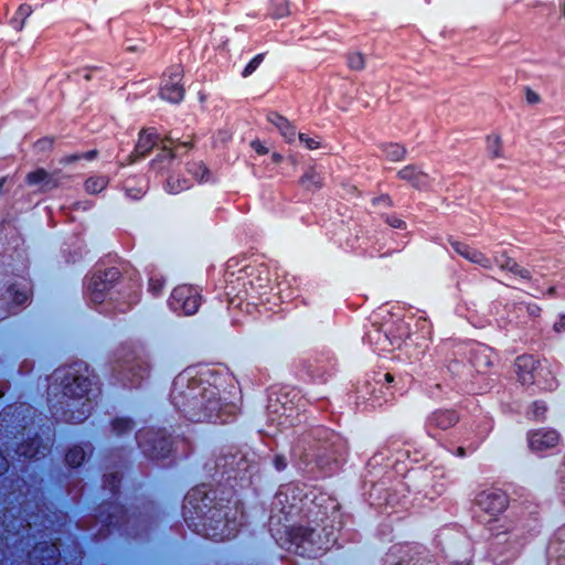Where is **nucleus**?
Instances as JSON below:
<instances>
[{
  "mask_svg": "<svg viewBox=\"0 0 565 565\" xmlns=\"http://www.w3.org/2000/svg\"><path fill=\"white\" fill-rule=\"evenodd\" d=\"M270 15L276 19L287 17L289 11L288 0H271L270 3Z\"/></svg>",
  "mask_w": 565,
  "mask_h": 565,
  "instance_id": "nucleus-19",
  "label": "nucleus"
},
{
  "mask_svg": "<svg viewBox=\"0 0 565 565\" xmlns=\"http://www.w3.org/2000/svg\"><path fill=\"white\" fill-rule=\"evenodd\" d=\"M35 444L38 445V444H39V441H38V440H33L31 445L25 446V447H24V446H23V447H21V448L19 449V454H20L21 456L30 457V458H32V457H38V456H39V454H40V451H39V449H38V448H35V447H34V445H35Z\"/></svg>",
  "mask_w": 565,
  "mask_h": 565,
  "instance_id": "nucleus-28",
  "label": "nucleus"
},
{
  "mask_svg": "<svg viewBox=\"0 0 565 565\" xmlns=\"http://www.w3.org/2000/svg\"><path fill=\"white\" fill-rule=\"evenodd\" d=\"M518 380L522 385H544L551 387L548 376L551 372L545 362L535 360L533 356L523 355L518 358L516 363Z\"/></svg>",
  "mask_w": 565,
  "mask_h": 565,
  "instance_id": "nucleus-1",
  "label": "nucleus"
},
{
  "mask_svg": "<svg viewBox=\"0 0 565 565\" xmlns=\"http://www.w3.org/2000/svg\"><path fill=\"white\" fill-rule=\"evenodd\" d=\"M20 10H21L23 13H25V14H28V12H29V8L20 7Z\"/></svg>",
  "mask_w": 565,
  "mask_h": 565,
  "instance_id": "nucleus-42",
  "label": "nucleus"
},
{
  "mask_svg": "<svg viewBox=\"0 0 565 565\" xmlns=\"http://www.w3.org/2000/svg\"><path fill=\"white\" fill-rule=\"evenodd\" d=\"M297 140H299V142L309 150H315L320 147V141L317 138L310 137L302 132L298 134Z\"/></svg>",
  "mask_w": 565,
  "mask_h": 565,
  "instance_id": "nucleus-25",
  "label": "nucleus"
},
{
  "mask_svg": "<svg viewBox=\"0 0 565 565\" xmlns=\"http://www.w3.org/2000/svg\"><path fill=\"white\" fill-rule=\"evenodd\" d=\"M554 330L556 332H562L565 330V316H561L558 320L554 323Z\"/></svg>",
  "mask_w": 565,
  "mask_h": 565,
  "instance_id": "nucleus-33",
  "label": "nucleus"
},
{
  "mask_svg": "<svg viewBox=\"0 0 565 565\" xmlns=\"http://www.w3.org/2000/svg\"><path fill=\"white\" fill-rule=\"evenodd\" d=\"M561 435L553 428H540L529 433V447L534 452H544L556 448L561 444Z\"/></svg>",
  "mask_w": 565,
  "mask_h": 565,
  "instance_id": "nucleus-3",
  "label": "nucleus"
},
{
  "mask_svg": "<svg viewBox=\"0 0 565 565\" xmlns=\"http://www.w3.org/2000/svg\"><path fill=\"white\" fill-rule=\"evenodd\" d=\"M495 263L501 269L509 270V271L520 275L521 277H524V278L527 277V274H529L527 270L521 268L513 259H511L504 255L497 257Z\"/></svg>",
  "mask_w": 565,
  "mask_h": 565,
  "instance_id": "nucleus-16",
  "label": "nucleus"
},
{
  "mask_svg": "<svg viewBox=\"0 0 565 565\" xmlns=\"http://www.w3.org/2000/svg\"><path fill=\"white\" fill-rule=\"evenodd\" d=\"M263 61V55L262 54H258L256 55L247 65L246 67L244 68L243 71V76L244 77H247L249 75H252L256 68L260 65Z\"/></svg>",
  "mask_w": 565,
  "mask_h": 565,
  "instance_id": "nucleus-27",
  "label": "nucleus"
},
{
  "mask_svg": "<svg viewBox=\"0 0 565 565\" xmlns=\"http://www.w3.org/2000/svg\"><path fill=\"white\" fill-rule=\"evenodd\" d=\"M168 186H169V191H170V192H178V191H180V190H182V189L186 188L188 185L177 186V188H175V186L173 185V179H170V180H169V182H168Z\"/></svg>",
  "mask_w": 565,
  "mask_h": 565,
  "instance_id": "nucleus-37",
  "label": "nucleus"
},
{
  "mask_svg": "<svg viewBox=\"0 0 565 565\" xmlns=\"http://www.w3.org/2000/svg\"><path fill=\"white\" fill-rule=\"evenodd\" d=\"M452 247L459 255H461L469 262L475 263L487 269H490L492 267L491 258L484 255L482 252L459 242L452 243Z\"/></svg>",
  "mask_w": 565,
  "mask_h": 565,
  "instance_id": "nucleus-7",
  "label": "nucleus"
},
{
  "mask_svg": "<svg viewBox=\"0 0 565 565\" xmlns=\"http://www.w3.org/2000/svg\"><path fill=\"white\" fill-rule=\"evenodd\" d=\"M487 149L492 158L502 156V140L498 135H491L487 138Z\"/></svg>",
  "mask_w": 565,
  "mask_h": 565,
  "instance_id": "nucleus-20",
  "label": "nucleus"
},
{
  "mask_svg": "<svg viewBox=\"0 0 565 565\" xmlns=\"http://www.w3.org/2000/svg\"><path fill=\"white\" fill-rule=\"evenodd\" d=\"M385 153L390 160L398 161L404 158L405 149L397 143H392L385 148Z\"/></svg>",
  "mask_w": 565,
  "mask_h": 565,
  "instance_id": "nucleus-23",
  "label": "nucleus"
},
{
  "mask_svg": "<svg viewBox=\"0 0 565 565\" xmlns=\"http://www.w3.org/2000/svg\"><path fill=\"white\" fill-rule=\"evenodd\" d=\"M236 523L232 521L215 520V525L211 526L212 533H207L215 540H224L233 536L236 532Z\"/></svg>",
  "mask_w": 565,
  "mask_h": 565,
  "instance_id": "nucleus-11",
  "label": "nucleus"
},
{
  "mask_svg": "<svg viewBox=\"0 0 565 565\" xmlns=\"http://www.w3.org/2000/svg\"><path fill=\"white\" fill-rule=\"evenodd\" d=\"M28 299V294L25 291H17L13 300L17 303H23Z\"/></svg>",
  "mask_w": 565,
  "mask_h": 565,
  "instance_id": "nucleus-34",
  "label": "nucleus"
},
{
  "mask_svg": "<svg viewBox=\"0 0 565 565\" xmlns=\"http://www.w3.org/2000/svg\"><path fill=\"white\" fill-rule=\"evenodd\" d=\"M562 12H563V15L565 17V1L562 4Z\"/></svg>",
  "mask_w": 565,
  "mask_h": 565,
  "instance_id": "nucleus-43",
  "label": "nucleus"
},
{
  "mask_svg": "<svg viewBox=\"0 0 565 565\" xmlns=\"http://www.w3.org/2000/svg\"><path fill=\"white\" fill-rule=\"evenodd\" d=\"M84 451L79 447H74L68 450L66 454V461L70 466L76 467L79 466L81 462L84 460Z\"/></svg>",
  "mask_w": 565,
  "mask_h": 565,
  "instance_id": "nucleus-22",
  "label": "nucleus"
},
{
  "mask_svg": "<svg viewBox=\"0 0 565 565\" xmlns=\"http://www.w3.org/2000/svg\"><path fill=\"white\" fill-rule=\"evenodd\" d=\"M250 147L259 154L268 153V149L258 140L252 141Z\"/></svg>",
  "mask_w": 565,
  "mask_h": 565,
  "instance_id": "nucleus-32",
  "label": "nucleus"
},
{
  "mask_svg": "<svg viewBox=\"0 0 565 565\" xmlns=\"http://www.w3.org/2000/svg\"><path fill=\"white\" fill-rule=\"evenodd\" d=\"M172 308L190 316L196 312L200 300L195 289L189 286L177 287L172 292Z\"/></svg>",
  "mask_w": 565,
  "mask_h": 565,
  "instance_id": "nucleus-4",
  "label": "nucleus"
},
{
  "mask_svg": "<svg viewBox=\"0 0 565 565\" xmlns=\"http://www.w3.org/2000/svg\"><path fill=\"white\" fill-rule=\"evenodd\" d=\"M526 99L529 103L531 104H535L540 100V97L537 94L533 93V92H527L526 94Z\"/></svg>",
  "mask_w": 565,
  "mask_h": 565,
  "instance_id": "nucleus-36",
  "label": "nucleus"
},
{
  "mask_svg": "<svg viewBox=\"0 0 565 565\" xmlns=\"http://www.w3.org/2000/svg\"><path fill=\"white\" fill-rule=\"evenodd\" d=\"M301 183L308 190L319 189L322 185V178L315 169H309L303 174Z\"/></svg>",
  "mask_w": 565,
  "mask_h": 565,
  "instance_id": "nucleus-18",
  "label": "nucleus"
},
{
  "mask_svg": "<svg viewBox=\"0 0 565 565\" xmlns=\"http://www.w3.org/2000/svg\"><path fill=\"white\" fill-rule=\"evenodd\" d=\"M182 70L179 66L172 67L163 78L160 95L171 103H179L183 99L184 89L181 85Z\"/></svg>",
  "mask_w": 565,
  "mask_h": 565,
  "instance_id": "nucleus-5",
  "label": "nucleus"
},
{
  "mask_svg": "<svg viewBox=\"0 0 565 565\" xmlns=\"http://www.w3.org/2000/svg\"><path fill=\"white\" fill-rule=\"evenodd\" d=\"M43 552H44V550L42 547H35L34 551L32 552V559L33 561L40 559L41 565H52L58 555L57 548L54 545L47 547L45 551V553H46L45 557L40 556V554H42Z\"/></svg>",
  "mask_w": 565,
  "mask_h": 565,
  "instance_id": "nucleus-15",
  "label": "nucleus"
},
{
  "mask_svg": "<svg viewBox=\"0 0 565 565\" xmlns=\"http://www.w3.org/2000/svg\"><path fill=\"white\" fill-rule=\"evenodd\" d=\"M3 531H7V530L4 529V526H3V525H0V532L2 533ZM4 541H8V537H4V540H3V539H0V547H1L2 545H4V543H6Z\"/></svg>",
  "mask_w": 565,
  "mask_h": 565,
  "instance_id": "nucleus-39",
  "label": "nucleus"
},
{
  "mask_svg": "<svg viewBox=\"0 0 565 565\" xmlns=\"http://www.w3.org/2000/svg\"><path fill=\"white\" fill-rule=\"evenodd\" d=\"M268 121L279 130L286 142H296L299 132L296 131V128L286 118L278 114H270L268 115Z\"/></svg>",
  "mask_w": 565,
  "mask_h": 565,
  "instance_id": "nucleus-8",
  "label": "nucleus"
},
{
  "mask_svg": "<svg viewBox=\"0 0 565 565\" xmlns=\"http://www.w3.org/2000/svg\"><path fill=\"white\" fill-rule=\"evenodd\" d=\"M130 422L125 418H118L114 422V429L118 433L125 431L126 429H129Z\"/></svg>",
  "mask_w": 565,
  "mask_h": 565,
  "instance_id": "nucleus-30",
  "label": "nucleus"
},
{
  "mask_svg": "<svg viewBox=\"0 0 565 565\" xmlns=\"http://www.w3.org/2000/svg\"><path fill=\"white\" fill-rule=\"evenodd\" d=\"M388 223L391 226L395 227V228H403L405 223L404 221L397 218V217H392L388 220Z\"/></svg>",
  "mask_w": 565,
  "mask_h": 565,
  "instance_id": "nucleus-35",
  "label": "nucleus"
},
{
  "mask_svg": "<svg viewBox=\"0 0 565 565\" xmlns=\"http://www.w3.org/2000/svg\"><path fill=\"white\" fill-rule=\"evenodd\" d=\"M178 146L186 147V143L184 142V143L174 145V142L171 139H167V140L162 141V151L166 152L168 157H173L174 156L173 149Z\"/></svg>",
  "mask_w": 565,
  "mask_h": 565,
  "instance_id": "nucleus-29",
  "label": "nucleus"
},
{
  "mask_svg": "<svg viewBox=\"0 0 565 565\" xmlns=\"http://www.w3.org/2000/svg\"><path fill=\"white\" fill-rule=\"evenodd\" d=\"M402 179L412 182L416 188L427 184V175L414 167H406L399 171Z\"/></svg>",
  "mask_w": 565,
  "mask_h": 565,
  "instance_id": "nucleus-13",
  "label": "nucleus"
},
{
  "mask_svg": "<svg viewBox=\"0 0 565 565\" xmlns=\"http://www.w3.org/2000/svg\"><path fill=\"white\" fill-rule=\"evenodd\" d=\"M297 140H299V142L309 150H315L320 147V141L317 138L310 137L302 132L298 134Z\"/></svg>",
  "mask_w": 565,
  "mask_h": 565,
  "instance_id": "nucleus-24",
  "label": "nucleus"
},
{
  "mask_svg": "<svg viewBox=\"0 0 565 565\" xmlns=\"http://www.w3.org/2000/svg\"><path fill=\"white\" fill-rule=\"evenodd\" d=\"M28 182L32 185H42V188L51 189L55 183L51 180L49 173L43 169H38L28 174Z\"/></svg>",
  "mask_w": 565,
  "mask_h": 565,
  "instance_id": "nucleus-14",
  "label": "nucleus"
},
{
  "mask_svg": "<svg viewBox=\"0 0 565 565\" xmlns=\"http://www.w3.org/2000/svg\"><path fill=\"white\" fill-rule=\"evenodd\" d=\"M476 505L490 519H495L501 514L508 503L507 495L498 489H488L479 492L475 499Z\"/></svg>",
  "mask_w": 565,
  "mask_h": 565,
  "instance_id": "nucleus-2",
  "label": "nucleus"
},
{
  "mask_svg": "<svg viewBox=\"0 0 565 565\" xmlns=\"http://www.w3.org/2000/svg\"><path fill=\"white\" fill-rule=\"evenodd\" d=\"M319 535L315 531L298 529L291 537V545H295V552L306 554L309 557H316L320 551L327 550V546L319 545L315 547L316 537Z\"/></svg>",
  "mask_w": 565,
  "mask_h": 565,
  "instance_id": "nucleus-6",
  "label": "nucleus"
},
{
  "mask_svg": "<svg viewBox=\"0 0 565 565\" xmlns=\"http://www.w3.org/2000/svg\"><path fill=\"white\" fill-rule=\"evenodd\" d=\"M92 382L84 376H74L72 382L65 384V394L82 398L89 394Z\"/></svg>",
  "mask_w": 565,
  "mask_h": 565,
  "instance_id": "nucleus-9",
  "label": "nucleus"
},
{
  "mask_svg": "<svg viewBox=\"0 0 565 565\" xmlns=\"http://www.w3.org/2000/svg\"><path fill=\"white\" fill-rule=\"evenodd\" d=\"M92 300L102 303L105 300V294L109 290V284L100 275L94 276L89 284Z\"/></svg>",
  "mask_w": 565,
  "mask_h": 565,
  "instance_id": "nucleus-12",
  "label": "nucleus"
},
{
  "mask_svg": "<svg viewBox=\"0 0 565 565\" xmlns=\"http://www.w3.org/2000/svg\"><path fill=\"white\" fill-rule=\"evenodd\" d=\"M545 413V405L535 403L532 406V414L534 418H540Z\"/></svg>",
  "mask_w": 565,
  "mask_h": 565,
  "instance_id": "nucleus-31",
  "label": "nucleus"
},
{
  "mask_svg": "<svg viewBox=\"0 0 565 565\" xmlns=\"http://www.w3.org/2000/svg\"><path fill=\"white\" fill-rule=\"evenodd\" d=\"M348 62H349V66L352 70H356V71L362 70L365 64L364 56L361 53H356V52L349 55Z\"/></svg>",
  "mask_w": 565,
  "mask_h": 565,
  "instance_id": "nucleus-26",
  "label": "nucleus"
},
{
  "mask_svg": "<svg viewBox=\"0 0 565 565\" xmlns=\"http://www.w3.org/2000/svg\"><path fill=\"white\" fill-rule=\"evenodd\" d=\"M457 420V415L450 411L439 412L433 416L434 424L443 429L451 427Z\"/></svg>",
  "mask_w": 565,
  "mask_h": 565,
  "instance_id": "nucleus-17",
  "label": "nucleus"
},
{
  "mask_svg": "<svg viewBox=\"0 0 565 565\" xmlns=\"http://www.w3.org/2000/svg\"><path fill=\"white\" fill-rule=\"evenodd\" d=\"M271 159H273V161H274L275 163H279V162H281L282 157H281L280 154H278V153H274V154L271 156Z\"/></svg>",
  "mask_w": 565,
  "mask_h": 565,
  "instance_id": "nucleus-38",
  "label": "nucleus"
},
{
  "mask_svg": "<svg viewBox=\"0 0 565 565\" xmlns=\"http://www.w3.org/2000/svg\"><path fill=\"white\" fill-rule=\"evenodd\" d=\"M42 142H43V143H47V145H50V143H51V141H49V140H44V141H42Z\"/></svg>",
  "mask_w": 565,
  "mask_h": 565,
  "instance_id": "nucleus-44",
  "label": "nucleus"
},
{
  "mask_svg": "<svg viewBox=\"0 0 565 565\" xmlns=\"http://www.w3.org/2000/svg\"><path fill=\"white\" fill-rule=\"evenodd\" d=\"M385 379H386L387 382H392L393 381V376L390 373L385 374Z\"/></svg>",
  "mask_w": 565,
  "mask_h": 565,
  "instance_id": "nucleus-41",
  "label": "nucleus"
},
{
  "mask_svg": "<svg viewBox=\"0 0 565 565\" xmlns=\"http://www.w3.org/2000/svg\"><path fill=\"white\" fill-rule=\"evenodd\" d=\"M200 170H202V175L200 177L201 180L204 179V174L206 173L205 167H200Z\"/></svg>",
  "mask_w": 565,
  "mask_h": 565,
  "instance_id": "nucleus-40",
  "label": "nucleus"
},
{
  "mask_svg": "<svg viewBox=\"0 0 565 565\" xmlns=\"http://www.w3.org/2000/svg\"><path fill=\"white\" fill-rule=\"evenodd\" d=\"M106 185L107 179L105 177L89 178L85 183L86 191L89 193H98L105 189Z\"/></svg>",
  "mask_w": 565,
  "mask_h": 565,
  "instance_id": "nucleus-21",
  "label": "nucleus"
},
{
  "mask_svg": "<svg viewBox=\"0 0 565 565\" xmlns=\"http://www.w3.org/2000/svg\"><path fill=\"white\" fill-rule=\"evenodd\" d=\"M157 143V136L152 130H142L134 152V157L142 158L152 149Z\"/></svg>",
  "mask_w": 565,
  "mask_h": 565,
  "instance_id": "nucleus-10",
  "label": "nucleus"
}]
</instances>
